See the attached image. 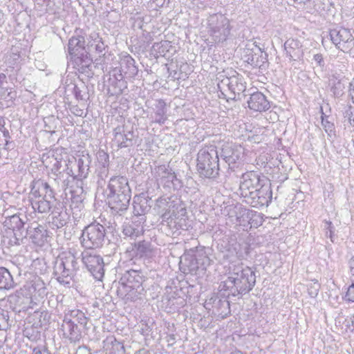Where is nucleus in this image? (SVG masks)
<instances>
[{"label": "nucleus", "instance_id": "nucleus-47", "mask_svg": "<svg viewBox=\"0 0 354 354\" xmlns=\"http://www.w3.org/2000/svg\"><path fill=\"white\" fill-rule=\"evenodd\" d=\"M106 344H112V347L113 349H115L117 351L120 350H124V346L122 344L118 341L114 337H108L106 341L104 342Z\"/></svg>", "mask_w": 354, "mask_h": 354}, {"label": "nucleus", "instance_id": "nucleus-40", "mask_svg": "<svg viewBox=\"0 0 354 354\" xmlns=\"http://www.w3.org/2000/svg\"><path fill=\"white\" fill-rule=\"evenodd\" d=\"M52 219V225L56 229L65 226L69 219V216L66 211L57 212L55 210Z\"/></svg>", "mask_w": 354, "mask_h": 354}, {"label": "nucleus", "instance_id": "nucleus-34", "mask_svg": "<svg viewBox=\"0 0 354 354\" xmlns=\"http://www.w3.org/2000/svg\"><path fill=\"white\" fill-rule=\"evenodd\" d=\"M120 65L126 77L132 78L137 75L138 70L135 65V60L129 55L121 58Z\"/></svg>", "mask_w": 354, "mask_h": 354}, {"label": "nucleus", "instance_id": "nucleus-49", "mask_svg": "<svg viewBox=\"0 0 354 354\" xmlns=\"http://www.w3.org/2000/svg\"><path fill=\"white\" fill-rule=\"evenodd\" d=\"M111 76L113 77H111L113 79V80H116L122 79V78H127L126 75H124V73H123V71H122L120 66L119 68L118 67L114 68L111 71Z\"/></svg>", "mask_w": 354, "mask_h": 354}, {"label": "nucleus", "instance_id": "nucleus-9", "mask_svg": "<svg viewBox=\"0 0 354 354\" xmlns=\"http://www.w3.org/2000/svg\"><path fill=\"white\" fill-rule=\"evenodd\" d=\"M218 79V89L227 100H235L236 97H239L241 93L245 89V86L239 76L223 77L221 75Z\"/></svg>", "mask_w": 354, "mask_h": 354}, {"label": "nucleus", "instance_id": "nucleus-56", "mask_svg": "<svg viewBox=\"0 0 354 354\" xmlns=\"http://www.w3.org/2000/svg\"><path fill=\"white\" fill-rule=\"evenodd\" d=\"M6 80H7V77H6V75L3 73H0V87L3 86L4 83L7 82Z\"/></svg>", "mask_w": 354, "mask_h": 354}, {"label": "nucleus", "instance_id": "nucleus-53", "mask_svg": "<svg viewBox=\"0 0 354 354\" xmlns=\"http://www.w3.org/2000/svg\"><path fill=\"white\" fill-rule=\"evenodd\" d=\"M349 95L351 96L353 102L354 103V77L349 84Z\"/></svg>", "mask_w": 354, "mask_h": 354}, {"label": "nucleus", "instance_id": "nucleus-26", "mask_svg": "<svg viewBox=\"0 0 354 354\" xmlns=\"http://www.w3.org/2000/svg\"><path fill=\"white\" fill-rule=\"evenodd\" d=\"M71 59L79 73L84 74L88 77H93L94 74L91 69L93 59L88 53L81 54V55L73 57Z\"/></svg>", "mask_w": 354, "mask_h": 354}, {"label": "nucleus", "instance_id": "nucleus-63", "mask_svg": "<svg viewBox=\"0 0 354 354\" xmlns=\"http://www.w3.org/2000/svg\"><path fill=\"white\" fill-rule=\"evenodd\" d=\"M311 0H293L294 2H297V3H305V2H309Z\"/></svg>", "mask_w": 354, "mask_h": 354}, {"label": "nucleus", "instance_id": "nucleus-35", "mask_svg": "<svg viewBox=\"0 0 354 354\" xmlns=\"http://www.w3.org/2000/svg\"><path fill=\"white\" fill-rule=\"evenodd\" d=\"M64 317L71 319V322L76 323L79 327L86 328L88 322V317H86L84 313L79 309L65 310Z\"/></svg>", "mask_w": 354, "mask_h": 354}, {"label": "nucleus", "instance_id": "nucleus-15", "mask_svg": "<svg viewBox=\"0 0 354 354\" xmlns=\"http://www.w3.org/2000/svg\"><path fill=\"white\" fill-rule=\"evenodd\" d=\"M108 190L109 192L108 195L131 196L128 180L122 176H115L111 178L108 184Z\"/></svg>", "mask_w": 354, "mask_h": 354}, {"label": "nucleus", "instance_id": "nucleus-5", "mask_svg": "<svg viewBox=\"0 0 354 354\" xmlns=\"http://www.w3.org/2000/svg\"><path fill=\"white\" fill-rule=\"evenodd\" d=\"M219 158L215 145L205 146L197 154V171L201 177L216 178L219 175Z\"/></svg>", "mask_w": 354, "mask_h": 354}, {"label": "nucleus", "instance_id": "nucleus-23", "mask_svg": "<svg viewBox=\"0 0 354 354\" xmlns=\"http://www.w3.org/2000/svg\"><path fill=\"white\" fill-rule=\"evenodd\" d=\"M107 198L112 213L122 215L128 209L131 196L108 195Z\"/></svg>", "mask_w": 354, "mask_h": 354}, {"label": "nucleus", "instance_id": "nucleus-31", "mask_svg": "<svg viewBox=\"0 0 354 354\" xmlns=\"http://www.w3.org/2000/svg\"><path fill=\"white\" fill-rule=\"evenodd\" d=\"M140 221H132L131 223H124L122 226V234L124 239L129 238L131 240H136L144 234V227Z\"/></svg>", "mask_w": 354, "mask_h": 354}, {"label": "nucleus", "instance_id": "nucleus-19", "mask_svg": "<svg viewBox=\"0 0 354 354\" xmlns=\"http://www.w3.org/2000/svg\"><path fill=\"white\" fill-rule=\"evenodd\" d=\"M145 277L140 270H130L126 271L120 279V286H128L136 289L142 288Z\"/></svg>", "mask_w": 354, "mask_h": 354}, {"label": "nucleus", "instance_id": "nucleus-29", "mask_svg": "<svg viewBox=\"0 0 354 354\" xmlns=\"http://www.w3.org/2000/svg\"><path fill=\"white\" fill-rule=\"evenodd\" d=\"M95 173L97 177L104 180L109 175V156L103 150H100L97 154Z\"/></svg>", "mask_w": 354, "mask_h": 354}, {"label": "nucleus", "instance_id": "nucleus-39", "mask_svg": "<svg viewBox=\"0 0 354 354\" xmlns=\"http://www.w3.org/2000/svg\"><path fill=\"white\" fill-rule=\"evenodd\" d=\"M15 286V282L9 270L0 267V290H10Z\"/></svg>", "mask_w": 354, "mask_h": 354}, {"label": "nucleus", "instance_id": "nucleus-1", "mask_svg": "<svg viewBox=\"0 0 354 354\" xmlns=\"http://www.w3.org/2000/svg\"><path fill=\"white\" fill-rule=\"evenodd\" d=\"M239 192L245 202L254 207L268 206L272 201L271 183L252 171L242 174Z\"/></svg>", "mask_w": 354, "mask_h": 354}, {"label": "nucleus", "instance_id": "nucleus-25", "mask_svg": "<svg viewBox=\"0 0 354 354\" xmlns=\"http://www.w3.org/2000/svg\"><path fill=\"white\" fill-rule=\"evenodd\" d=\"M303 46L299 40L288 39L284 43V49L286 56L290 61H299L304 55Z\"/></svg>", "mask_w": 354, "mask_h": 354}, {"label": "nucleus", "instance_id": "nucleus-30", "mask_svg": "<svg viewBox=\"0 0 354 354\" xmlns=\"http://www.w3.org/2000/svg\"><path fill=\"white\" fill-rule=\"evenodd\" d=\"M68 50L71 58L87 53L85 48L84 37L82 35L72 37L68 41Z\"/></svg>", "mask_w": 354, "mask_h": 354}, {"label": "nucleus", "instance_id": "nucleus-59", "mask_svg": "<svg viewBox=\"0 0 354 354\" xmlns=\"http://www.w3.org/2000/svg\"><path fill=\"white\" fill-rule=\"evenodd\" d=\"M32 354H50V353L46 351H41L39 349L34 348L33 351H32Z\"/></svg>", "mask_w": 354, "mask_h": 354}, {"label": "nucleus", "instance_id": "nucleus-3", "mask_svg": "<svg viewBox=\"0 0 354 354\" xmlns=\"http://www.w3.org/2000/svg\"><path fill=\"white\" fill-rule=\"evenodd\" d=\"M55 150L52 156L44 158V162L49 167L53 178L55 190L66 189L68 185L69 178L75 175L73 169V161L71 160L66 153H58Z\"/></svg>", "mask_w": 354, "mask_h": 354}, {"label": "nucleus", "instance_id": "nucleus-50", "mask_svg": "<svg viewBox=\"0 0 354 354\" xmlns=\"http://www.w3.org/2000/svg\"><path fill=\"white\" fill-rule=\"evenodd\" d=\"M73 91L75 98L77 100H84L83 93H85V92H84V91L82 89V88L80 86H78L77 85L74 84L73 87Z\"/></svg>", "mask_w": 354, "mask_h": 354}, {"label": "nucleus", "instance_id": "nucleus-32", "mask_svg": "<svg viewBox=\"0 0 354 354\" xmlns=\"http://www.w3.org/2000/svg\"><path fill=\"white\" fill-rule=\"evenodd\" d=\"M54 194L55 192H53V198H50L48 195L41 198H33L31 201L32 208L39 213L49 212L54 204L57 203Z\"/></svg>", "mask_w": 354, "mask_h": 354}, {"label": "nucleus", "instance_id": "nucleus-57", "mask_svg": "<svg viewBox=\"0 0 354 354\" xmlns=\"http://www.w3.org/2000/svg\"><path fill=\"white\" fill-rule=\"evenodd\" d=\"M63 297H64V296H62V295H56V296H55V304H56V306H55V308L57 307L58 303L59 301H62Z\"/></svg>", "mask_w": 354, "mask_h": 354}, {"label": "nucleus", "instance_id": "nucleus-38", "mask_svg": "<svg viewBox=\"0 0 354 354\" xmlns=\"http://www.w3.org/2000/svg\"><path fill=\"white\" fill-rule=\"evenodd\" d=\"M157 176L158 180L165 183H174V180H177L176 176L174 172H172L171 169H169L165 165H160L156 168Z\"/></svg>", "mask_w": 354, "mask_h": 354}, {"label": "nucleus", "instance_id": "nucleus-52", "mask_svg": "<svg viewBox=\"0 0 354 354\" xmlns=\"http://www.w3.org/2000/svg\"><path fill=\"white\" fill-rule=\"evenodd\" d=\"M346 298L348 301L354 302V283L351 285L348 288Z\"/></svg>", "mask_w": 354, "mask_h": 354}, {"label": "nucleus", "instance_id": "nucleus-22", "mask_svg": "<svg viewBox=\"0 0 354 354\" xmlns=\"http://www.w3.org/2000/svg\"><path fill=\"white\" fill-rule=\"evenodd\" d=\"M61 330L64 337L68 339L71 342H78L82 337L79 326L76 323L71 322V319L67 317H64Z\"/></svg>", "mask_w": 354, "mask_h": 354}, {"label": "nucleus", "instance_id": "nucleus-2", "mask_svg": "<svg viewBox=\"0 0 354 354\" xmlns=\"http://www.w3.org/2000/svg\"><path fill=\"white\" fill-rule=\"evenodd\" d=\"M255 284L254 271L251 268L240 263L234 266L229 272V276L221 283L220 287L228 291V294L233 297H241L249 293Z\"/></svg>", "mask_w": 354, "mask_h": 354}, {"label": "nucleus", "instance_id": "nucleus-44", "mask_svg": "<svg viewBox=\"0 0 354 354\" xmlns=\"http://www.w3.org/2000/svg\"><path fill=\"white\" fill-rule=\"evenodd\" d=\"M0 96L1 100H3L7 102V106H10L16 97V93L13 91L10 90L8 91V89L5 90L3 88H1Z\"/></svg>", "mask_w": 354, "mask_h": 354}, {"label": "nucleus", "instance_id": "nucleus-62", "mask_svg": "<svg viewBox=\"0 0 354 354\" xmlns=\"http://www.w3.org/2000/svg\"><path fill=\"white\" fill-rule=\"evenodd\" d=\"M258 218L260 219V223H262V218L259 216V217H256V220L252 223V225H254V226H257L258 225V221H257Z\"/></svg>", "mask_w": 354, "mask_h": 354}, {"label": "nucleus", "instance_id": "nucleus-7", "mask_svg": "<svg viewBox=\"0 0 354 354\" xmlns=\"http://www.w3.org/2000/svg\"><path fill=\"white\" fill-rule=\"evenodd\" d=\"M242 59L254 68H259L261 71L268 67V54L260 44L252 40L246 43L243 50Z\"/></svg>", "mask_w": 354, "mask_h": 354}, {"label": "nucleus", "instance_id": "nucleus-51", "mask_svg": "<svg viewBox=\"0 0 354 354\" xmlns=\"http://www.w3.org/2000/svg\"><path fill=\"white\" fill-rule=\"evenodd\" d=\"M333 228L334 227H333L332 222L327 221H324V229L326 231H329V232H330L329 238L330 239L332 242H333V235L334 233Z\"/></svg>", "mask_w": 354, "mask_h": 354}, {"label": "nucleus", "instance_id": "nucleus-21", "mask_svg": "<svg viewBox=\"0 0 354 354\" xmlns=\"http://www.w3.org/2000/svg\"><path fill=\"white\" fill-rule=\"evenodd\" d=\"M153 248L149 241H139L131 243L127 248L126 252L129 254V257H149L151 255Z\"/></svg>", "mask_w": 354, "mask_h": 354}, {"label": "nucleus", "instance_id": "nucleus-55", "mask_svg": "<svg viewBox=\"0 0 354 354\" xmlns=\"http://www.w3.org/2000/svg\"><path fill=\"white\" fill-rule=\"evenodd\" d=\"M348 264L351 272L354 275V255L349 260Z\"/></svg>", "mask_w": 354, "mask_h": 354}, {"label": "nucleus", "instance_id": "nucleus-33", "mask_svg": "<svg viewBox=\"0 0 354 354\" xmlns=\"http://www.w3.org/2000/svg\"><path fill=\"white\" fill-rule=\"evenodd\" d=\"M143 288H133L128 286H119L117 290V295L125 302L134 301L139 299V296L142 293Z\"/></svg>", "mask_w": 354, "mask_h": 354}, {"label": "nucleus", "instance_id": "nucleus-36", "mask_svg": "<svg viewBox=\"0 0 354 354\" xmlns=\"http://www.w3.org/2000/svg\"><path fill=\"white\" fill-rule=\"evenodd\" d=\"M256 217H259V214H254L252 211L242 207L235 223L245 227L250 224V228H251Z\"/></svg>", "mask_w": 354, "mask_h": 354}, {"label": "nucleus", "instance_id": "nucleus-60", "mask_svg": "<svg viewBox=\"0 0 354 354\" xmlns=\"http://www.w3.org/2000/svg\"><path fill=\"white\" fill-rule=\"evenodd\" d=\"M166 199L160 198L156 201V205L159 207H160L162 205L165 204Z\"/></svg>", "mask_w": 354, "mask_h": 354}, {"label": "nucleus", "instance_id": "nucleus-43", "mask_svg": "<svg viewBox=\"0 0 354 354\" xmlns=\"http://www.w3.org/2000/svg\"><path fill=\"white\" fill-rule=\"evenodd\" d=\"M242 205H229L225 208V211L227 212V216L231 222L235 223L237 217L239 214V212L242 208Z\"/></svg>", "mask_w": 354, "mask_h": 354}, {"label": "nucleus", "instance_id": "nucleus-10", "mask_svg": "<svg viewBox=\"0 0 354 354\" xmlns=\"http://www.w3.org/2000/svg\"><path fill=\"white\" fill-rule=\"evenodd\" d=\"M244 149L241 145L232 143L224 145L221 149V157L228 165V171H235L241 165Z\"/></svg>", "mask_w": 354, "mask_h": 354}, {"label": "nucleus", "instance_id": "nucleus-64", "mask_svg": "<svg viewBox=\"0 0 354 354\" xmlns=\"http://www.w3.org/2000/svg\"><path fill=\"white\" fill-rule=\"evenodd\" d=\"M175 340V337L174 335H169V339H168V342H174Z\"/></svg>", "mask_w": 354, "mask_h": 354}, {"label": "nucleus", "instance_id": "nucleus-46", "mask_svg": "<svg viewBox=\"0 0 354 354\" xmlns=\"http://www.w3.org/2000/svg\"><path fill=\"white\" fill-rule=\"evenodd\" d=\"M8 312L0 308V330H6L8 326Z\"/></svg>", "mask_w": 354, "mask_h": 354}, {"label": "nucleus", "instance_id": "nucleus-28", "mask_svg": "<svg viewBox=\"0 0 354 354\" xmlns=\"http://www.w3.org/2000/svg\"><path fill=\"white\" fill-rule=\"evenodd\" d=\"M53 185H50L48 183L38 180L32 185L31 189V198L30 201L33 198H41L44 196H47V195L50 198H53V192L54 189L53 187Z\"/></svg>", "mask_w": 354, "mask_h": 354}, {"label": "nucleus", "instance_id": "nucleus-58", "mask_svg": "<svg viewBox=\"0 0 354 354\" xmlns=\"http://www.w3.org/2000/svg\"><path fill=\"white\" fill-rule=\"evenodd\" d=\"M210 259L207 256H205L203 259V261L201 263V265L203 266H208L210 264Z\"/></svg>", "mask_w": 354, "mask_h": 354}, {"label": "nucleus", "instance_id": "nucleus-61", "mask_svg": "<svg viewBox=\"0 0 354 354\" xmlns=\"http://www.w3.org/2000/svg\"><path fill=\"white\" fill-rule=\"evenodd\" d=\"M3 136H4V137H5V138H6V140H6V143H8L7 138L10 137V136H9V132H8V130H6V129H4V130L3 131Z\"/></svg>", "mask_w": 354, "mask_h": 354}, {"label": "nucleus", "instance_id": "nucleus-4", "mask_svg": "<svg viewBox=\"0 0 354 354\" xmlns=\"http://www.w3.org/2000/svg\"><path fill=\"white\" fill-rule=\"evenodd\" d=\"M208 34L207 45L212 46L225 41L230 35L232 26L225 15L221 13L210 15L206 20Z\"/></svg>", "mask_w": 354, "mask_h": 354}, {"label": "nucleus", "instance_id": "nucleus-37", "mask_svg": "<svg viewBox=\"0 0 354 354\" xmlns=\"http://www.w3.org/2000/svg\"><path fill=\"white\" fill-rule=\"evenodd\" d=\"M167 120L166 103L163 100H156L154 108V120L156 123L164 124Z\"/></svg>", "mask_w": 354, "mask_h": 354}, {"label": "nucleus", "instance_id": "nucleus-41", "mask_svg": "<svg viewBox=\"0 0 354 354\" xmlns=\"http://www.w3.org/2000/svg\"><path fill=\"white\" fill-rule=\"evenodd\" d=\"M109 81L111 82V86H113V94H122L124 91V90L127 88V82L124 80V78L118 79L116 80H113L112 78H110Z\"/></svg>", "mask_w": 354, "mask_h": 354}, {"label": "nucleus", "instance_id": "nucleus-11", "mask_svg": "<svg viewBox=\"0 0 354 354\" xmlns=\"http://www.w3.org/2000/svg\"><path fill=\"white\" fill-rule=\"evenodd\" d=\"M28 220L26 216L21 218L19 214H15L12 216L6 215L3 223L4 227L12 230L14 240H10L12 244L19 245L25 239L24 225Z\"/></svg>", "mask_w": 354, "mask_h": 354}, {"label": "nucleus", "instance_id": "nucleus-6", "mask_svg": "<svg viewBox=\"0 0 354 354\" xmlns=\"http://www.w3.org/2000/svg\"><path fill=\"white\" fill-rule=\"evenodd\" d=\"M78 270V263L75 254L71 252L63 253L54 266V274L62 284L69 285L75 272Z\"/></svg>", "mask_w": 354, "mask_h": 354}, {"label": "nucleus", "instance_id": "nucleus-17", "mask_svg": "<svg viewBox=\"0 0 354 354\" xmlns=\"http://www.w3.org/2000/svg\"><path fill=\"white\" fill-rule=\"evenodd\" d=\"M27 297L44 298L47 295V288L45 283L39 277H35L27 282L21 289Z\"/></svg>", "mask_w": 354, "mask_h": 354}, {"label": "nucleus", "instance_id": "nucleus-18", "mask_svg": "<svg viewBox=\"0 0 354 354\" xmlns=\"http://www.w3.org/2000/svg\"><path fill=\"white\" fill-rule=\"evenodd\" d=\"M27 237H28L34 244L42 246L47 241V230L44 226L39 225L36 222H33L26 229L25 238Z\"/></svg>", "mask_w": 354, "mask_h": 354}, {"label": "nucleus", "instance_id": "nucleus-12", "mask_svg": "<svg viewBox=\"0 0 354 354\" xmlns=\"http://www.w3.org/2000/svg\"><path fill=\"white\" fill-rule=\"evenodd\" d=\"M82 261L88 270L97 280H102L104 274L103 259L91 251L82 253Z\"/></svg>", "mask_w": 354, "mask_h": 354}, {"label": "nucleus", "instance_id": "nucleus-20", "mask_svg": "<svg viewBox=\"0 0 354 354\" xmlns=\"http://www.w3.org/2000/svg\"><path fill=\"white\" fill-rule=\"evenodd\" d=\"M88 50L100 59L103 57L108 51V46L104 44L102 37L97 32H92L88 38Z\"/></svg>", "mask_w": 354, "mask_h": 354}, {"label": "nucleus", "instance_id": "nucleus-24", "mask_svg": "<svg viewBox=\"0 0 354 354\" xmlns=\"http://www.w3.org/2000/svg\"><path fill=\"white\" fill-rule=\"evenodd\" d=\"M92 162L91 156L88 153L83 152L77 160L73 161V167L76 165L77 167V173L75 171L73 179L82 180L88 176L90 169V165Z\"/></svg>", "mask_w": 354, "mask_h": 354}, {"label": "nucleus", "instance_id": "nucleus-8", "mask_svg": "<svg viewBox=\"0 0 354 354\" xmlns=\"http://www.w3.org/2000/svg\"><path fill=\"white\" fill-rule=\"evenodd\" d=\"M106 228L99 223H93L82 230L81 244L87 249L99 248L103 245Z\"/></svg>", "mask_w": 354, "mask_h": 354}, {"label": "nucleus", "instance_id": "nucleus-16", "mask_svg": "<svg viewBox=\"0 0 354 354\" xmlns=\"http://www.w3.org/2000/svg\"><path fill=\"white\" fill-rule=\"evenodd\" d=\"M129 125H118L113 130V143L118 148L129 147L133 145V133L129 129Z\"/></svg>", "mask_w": 354, "mask_h": 354}, {"label": "nucleus", "instance_id": "nucleus-42", "mask_svg": "<svg viewBox=\"0 0 354 354\" xmlns=\"http://www.w3.org/2000/svg\"><path fill=\"white\" fill-rule=\"evenodd\" d=\"M344 84L342 82V81L335 78V80L333 82L330 91L333 93V95L335 98H339L344 94Z\"/></svg>", "mask_w": 354, "mask_h": 354}, {"label": "nucleus", "instance_id": "nucleus-45", "mask_svg": "<svg viewBox=\"0 0 354 354\" xmlns=\"http://www.w3.org/2000/svg\"><path fill=\"white\" fill-rule=\"evenodd\" d=\"M310 53L313 55V60L315 62V64L317 66L320 67L322 71H324L326 66V64L323 55L319 53H316L315 50H312Z\"/></svg>", "mask_w": 354, "mask_h": 354}, {"label": "nucleus", "instance_id": "nucleus-54", "mask_svg": "<svg viewBox=\"0 0 354 354\" xmlns=\"http://www.w3.org/2000/svg\"><path fill=\"white\" fill-rule=\"evenodd\" d=\"M322 124L323 126L324 127V128L326 129V130L327 131V129H329L330 131H332V128L333 127V123H330V122L328 121H324V120L322 118Z\"/></svg>", "mask_w": 354, "mask_h": 354}, {"label": "nucleus", "instance_id": "nucleus-14", "mask_svg": "<svg viewBox=\"0 0 354 354\" xmlns=\"http://www.w3.org/2000/svg\"><path fill=\"white\" fill-rule=\"evenodd\" d=\"M151 198L145 193L136 195L133 198V214L140 217L139 221L145 222V215L151 210L152 206Z\"/></svg>", "mask_w": 354, "mask_h": 354}, {"label": "nucleus", "instance_id": "nucleus-27", "mask_svg": "<svg viewBox=\"0 0 354 354\" xmlns=\"http://www.w3.org/2000/svg\"><path fill=\"white\" fill-rule=\"evenodd\" d=\"M248 107L255 111H266L270 107L266 97L261 92H255L250 95L248 101Z\"/></svg>", "mask_w": 354, "mask_h": 354}, {"label": "nucleus", "instance_id": "nucleus-13", "mask_svg": "<svg viewBox=\"0 0 354 354\" xmlns=\"http://www.w3.org/2000/svg\"><path fill=\"white\" fill-rule=\"evenodd\" d=\"M329 35L333 44L344 53L348 52L354 46V37L349 29L335 28L330 30Z\"/></svg>", "mask_w": 354, "mask_h": 354}, {"label": "nucleus", "instance_id": "nucleus-48", "mask_svg": "<svg viewBox=\"0 0 354 354\" xmlns=\"http://www.w3.org/2000/svg\"><path fill=\"white\" fill-rule=\"evenodd\" d=\"M320 285L317 282H314L313 283H310L308 286V295L313 297L315 298L318 295Z\"/></svg>", "mask_w": 354, "mask_h": 354}]
</instances>
